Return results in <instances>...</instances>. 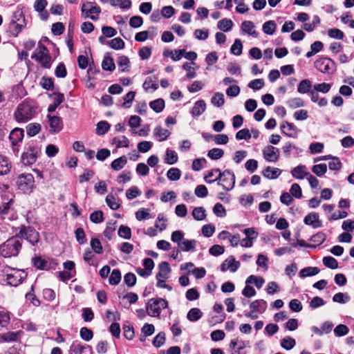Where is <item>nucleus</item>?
<instances>
[{"label":"nucleus","mask_w":354,"mask_h":354,"mask_svg":"<svg viewBox=\"0 0 354 354\" xmlns=\"http://www.w3.org/2000/svg\"><path fill=\"white\" fill-rule=\"evenodd\" d=\"M102 68L106 71H113L115 66L113 59L108 56H105L102 63Z\"/></svg>","instance_id":"obj_40"},{"label":"nucleus","mask_w":354,"mask_h":354,"mask_svg":"<svg viewBox=\"0 0 354 354\" xmlns=\"http://www.w3.org/2000/svg\"><path fill=\"white\" fill-rule=\"evenodd\" d=\"M32 263L35 268L40 270H48L50 267L48 266V261L42 259L40 256H35L32 258Z\"/></svg>","instance_id":"obj_21"},{"label":"nucleus","mask_w":354,"mask_h":354,"mask_svg":"<svg viewBox=\"0 0 354 354\" xmlns=\"http://www.w3.org/2000/svg\"><path fill=\"white\" fill-rule=\"evenodd\" d=\"M332 161L328 162L329 169L333 171H339L342 169V164L338 157L333 156Z\"/></svg>","instance_id":"obj_58"},{"label":"nucleus","mask_w":354,"mask_h":354,"mask_svg":"<svg viewBox=\"0 0 354 354\" xmlns=\"http://www.w3.org/2000/svg\"><path fill=\"white\" fill-rule=\"evenodd\" d=\"M276 23L274 21H268L263 25V30L266 34L272 35L276 29Z\"/></svg>","instance_id":"obj_56"},{"label":"nucleus","mask_w":354,"mask_h":354,"mask_svg":"<svg viewBox=\"0 0 354 354\" xmlns=\"http://www.w3.org/2000/svg\"><path fill=\"white\" fill-rule=\"evenodd\" d=\"M22 29L23 25L18 24L15 20H12L8 25L6 32L9 36L17 37Z\"/></svg>","instance_id":"obj_19"},{"label":"nucleus","mask_w":354,"mask_h":354,"mask_svg":"<svg viewBox=\"0 0 354 354\" xmlns=\"http://www.w3.org/2000/svg\"><path fill=\"white\" fill-rule=\"evenodd\" d=\"M236 177L233 171L230 170V174L222 178L221 187L227 192L232 190L235 186Z\"/></svg>","instance_id":"obj_12"},{"label":"nucleus","mask_w":354,"mask_h":354,"mask_svg":"<svg viewBox=\"0 0 354 354\" xmlns=\"http://www.w3.org/2000/svg\"><path fill=\"white\" fill-rule=\"evenodd\" d=\"M141 194V191L136 187L132 186L126 192V197L129 200H132Z\"/></svg>","instance_id":"obj_59"},{"label":"nucleus","mask_w":354,"mask_h":354,"mask_svg":"<svg viewBox=\"0 0 354 354\" xmlns=\"http://www.w3.org/2000/svg\"><path fill=\"white\" fill-rule=\"evenodd\" d=\"M178 155L175 151L167 149L164 161L168 165H174L178 161Z\"/></svg>","instance_id":"obj_35"},{"label":"nucleus","mask_w":354,"mask_h":354,"mask_svg":"<svg viewBox=\"0 0 354 354\" xmlns=\"http://www.w3.org/2000/svg\"><path fill=\"white\" fill-rule=\"evenodd\" d=\"M40 153L41 148L37 145V142L31 141L21 155V162L24 165H33L37 161Z\"/></svg>","instance_id":"obj_3"},{"label":"nucleus","mask_w":354,"mask_h":354,"mask_svg":"<svg viewBox=\"0 0 354 354\" xmlns=\"http://www.w3.org/2000/svg\"><path fill=\"white\" fill-rule=\"evenodd\" d=\"M19 228L20 230L19 233L17 234L19 239H26L32 245H36L39 242V234L32 227H26L24 225H21Z\"/></svg>","instance_id":"obj_5"},{"label":"nucleus","mask_w":354,"mask_h":354,"mask_svg":"<svg viewBox=\"0 0 354 354\" xmlns=\"http://www.w3.org/2000/svg\"><path fill=\"white\" fill-rule=\"evenodd\" d=\"M330 62H333L331 59L322 58L315 62V67L323 73H330Z\"/></svg>","instance_id":"obj_14"},{"label":"nucleus","mask_w":354,"mask_h":354,"mask_svg":"<svg viewBox=\"0 0 354 354\" xmlns=\"http://www.w3.org/2000/svg\"><path fill=\"white\" fill-rule=\"evenodd\" d=\"M224 155V151L219 148H213L208 151L207 156L214 160L221 158Z\"/></svg>","instance_id":"obj_43"},{"label":"nucleus","mask_w":354,"mask_h":354,"mask_svg":"<svg viewBox=\"0 0 354 354\" xmlns=\"http://www.w3.org/2000/svg\"><path fill=\"white\" fill-rule=\"evenodd\" d=\"M127 162V159L125 156H122L120 158L114 160L111 164V168L115 171H119L122 169Z\"/></svg>","instance_id":"obj_33"},{"label":"nucleus","mask_w":354,"mask_h":354,"mask_svg":"<svg viewBox=\"0 0 354 354\" xmlns=\"http://www.w3.org/2000/svg\"><path fill=\"white\" fill-rule=\"evenodd\" d=\"M281 129L286 136L290 138H297L298 134V129L294 124L288 121L283 122L281 125Z\"/></svg>","instance_id":"obj_11"},{"label":"nucleus","mask_w":354,"mask_h":354,"mask_svg":"<svg viewBox=\"0 0 354 354\" xmlns=\"http://www.w3.org/2000/svg\"><path fill=\"white\" fill-rule=\"evenodd\" d=\"M185 53V50H175L174 53L173 50L168 48L165 49L163 55L165 57H170L174 61L180 60Z\"/></svg>","instance_id":"obj_29"},{"label":"nucleus","mask_w":354,"mask_h":354,"mask_svg":"<svg viewBox=\"0 0 354 354\" xmlns=\"http://www.w3.org/2000/svg\"><path fill=\"white\" fill-rule=\"evenodd\" d=\"M205 209L203 207H194L192 211V216L196 221L204 220L206 217Z\"/></svg>","instance_id":"obj_41"},{"label":"nucleus","mask_w":354,"mask_h":354,"mask_svg":"<svg viewBox=\"0 0 354 354\" xmlns=\"http://www.w3.org/2000/svg\"><path fill=\"white\" fill-rule=\"evenodd\" d=\"M250 307L252 311L262 313L267 308V302L263 299H257L250 304Z\"/></svg>","instance_id":"obj_25"},{"label":"nucleus","mask_w":354,"mask_h":354,"mask_svg":"<svg viewBox=\"0 0 354 354\" xmlns=\"http://www.w3.org/2000/svg\"><path fill=\"white\" fill-rule=\"evenodd\" d=\"M158 78L156 76L147 77L143 83L142 87L145 91H147L151 88L153 91L158 88V84L156 83Z\"/></svg>","instance_id":"obj_27"},{"label":"nucleus","mask_w":354,"mask_h":354,"mask_svg":"<svg viewBox=\"0 0 354 354\" xmlns=\"http://www.w3.org/2000/svg\"><path fill=\"white\" fill-rule=\"evenodd\" d=\"M232 26V21L227 18L223 19L218 22V28L224 32L231 30Z\"/></svg>","instance_id":"obj_42"},{"label":"nucleus","mask_w":354,"mask_h":354,"mask_svg":"<svg viewBox=\"0 0 354 354\" xmlns=\"http://www.w3.org/2000/svg\"><path fill=\"white\" fill-rule=\"evenodd\" d=\"M156 298H152L146 304L147 313L151 317H160L161 313V308L160 305H154L153 301Z\"/></svg>","instance_id":"obj_15"},{"label":"nucleus","mask_w":354,"mask_h":354,"mask_svg":"<svg viewBox=\"0 0 354 354\" xmlns=\"http://www.w3.org/2000/svg\"><path fill=\"white\" fill-rule=\"evenodd\" d=\"M212 104L217 107H221L225 103L224 95L222 93L216 92L211 99Z\"/></svg>","instance_id":"obj_45"},{"label":"nucleus","mask_w":354,"mask_h":354,"mask_svg":"<svg viewBox=\"0 0 354 354\" xmlns=\"http://www.w3.org/2000/svg\"><path fill=\"white\" fill-rule=\"evenodd\" d=\"M22 332L21 330L17 332L9 331L0 335V341L3 342H17Z\"/></svg>","instance_id":"obj_18"},{"label":"nucleus","mask_w":354,"mask_h":354,"mask_svg":"<svg viewBox=\"0 0 354 354\" xmlns=\"http://www.w3.org/2000/svg\"><path fill=\"white\" fill-rule=\"evenodd\" d=\"M119 236L124 239H130L131 237V230L129 227L121 225L118 229Z\"/></svg>","instance_id":"obj_52"},{"label":"nucleus","mask_w":354,"mask_h":354,"mask_svg":"<svg viewBox=\"0 0 354 354\" xmlns=\"http://www.w3.org/2000/svg\"><path fill=\"white\" fill-rule=\"evenodd\" d=\"M82 12L84 15V17H89L93 21L98 19V15L101 12L100 6L95 4L94 2H86L83 3L82 6Z\"/></svg>","instance_id":"obj_7"},{"label":"nucleus","mask_w":354,"mask_h":354,"mask_svg":"<svg viewBox=\"0 0 354 354\" xmlns=\"http://www.w3.org/2000/svg\"><path fill=\"white\" fill-rule=\"evenodd\" d=\"M165 333L164 332L159 333L153 339L152 344L153 346L159 348L165 344Z\"/></svg>","instance_id":"obj_62"},{"label":"nucleus","mask_w":354,"mask_h":354,"mask_svg":"<svg viewBox=\"0 0 354 354\" xmlns=\"http://www.w3.org/2000/svg\"><path fill=\"white\" fill-rule=\"evenodd\" d=\"M311 82L308 79H305L299 82L297 86V92L301 94L309 93L311 91Z\"/></svg>","instance_id":"obj_28"},{"label":"nucleus","mask_w":354,"mask_h":354,"mask_svg":"<svg viewBox=\"0 0 354 354\" xmlns=\"http://www.w3.org/2000/svg\"><path fill=\"white\" fill-rule=\"evenodd\" d=\"M295 344V339L290 337H284L281 341V346L288 351L292 349Z\"/></svg>","instance_id":"obj_48"},{"label":"nucleus","mask_w":354,"mask_h":354,"mask_svg":"<svg viewBox=\"0 0 354 354\" xmlns=\"http://www.w3.org/2000/svg\"><path fill=\"white\" fill-rule=\"evenodd\" d=\"M165 100L162 98H158L150 102L149 106L156 113H160L165 108Z\"/></svg>","instance_id":"obj_31"},{"label":"nucleus","mask_w":354,"mask_h":354,"mask_svg":"<svg viewBox=\"0 0 354 354\" xmlns=\"http://www.w3.org/2000/svg\"><path fill=\"white\" fill-rule=\"evenodd\" d=\"M263 155L267 161L276 162L279 158V150L272 145H268L263 148Z\"/></svg>","instance_id":"obj_9"},{"label":"nucleus","mask_w":354,"mask_h":354,"mask_svg":"<svg viewBox=\"0 0 354 354\" xmlns=\"http://www.w3.org/2000/svg\"><path fill=\"white\" fill-rule=\"evenodd\" d=\"M312 171L317 176L321 177L324 176L327 171V165L324 163L315 165L312 167Z\"/></svg>","instance_id":"obj_53"},{"label":"nucleus","mask_w":354,"mask_h":354,"mask_svg":"<svg viewBox=\"0 0 354 354\" xmlns=\"http://www.w3.org/2000/svg\"><path fill=\"white\" fill-rule=\"evenodd\" d=\"M34 176L31 174H21L17 180V185L24 193L30 194L35 187Z\"/></svg>","instance_id":"obj_6"},{"label":"nucleus","mask_w":354,"mask_h":354,"mask_svg":"<svg viewBox=\"0 0 354 354\" xmlns=\"http://www.w3.org/2000/svg\"><path fill=\"white\" fill-rule=\"evenodd\" d=\"M159 272L156 274V278L167 279L168 274L171 272L169 264L167 261H162L158 265Z\"/></svg>","instance_id":"obj_24"},{"label":"nucleus","mask_w":354,"mask_h":354,"mask_svg":"<svg viewBox=\"0 0 354 354\" xmlns=\"http://www.w3.org/2000/svg\"><path fill=\"white\" fill-rule=\"evenodd\" d=\"M47 118L49 122L50 132L57 133L63 129V122L62 118L55 115H48Z\"/></svg>","instance_id":"obj_10"},{"label":"nucleus","mask_w":354,"mask_h":354,"mask_svg":"<svg viewBox=\"0 0 354 354\" xmlns=\"http://www.w3.org/2000/svg\"><path fill=\"white\" fill-rule=\"evenodd\" d=\"M323 263L324 265L327 267V268H329L330 269H336L338 268V262L333 257H330V256H328V257H324L323 258Z\"/></svg>","instance_id":"obj_47"},{"label":"nucleus","mask_w":354,"mask_h":354,"mask_svg":"<svg viewBox=\"0 0 354 354\" xmlns=\"http://www.w3.org/2000/svg\"><path fill=\"white\" fill-rule=\"evenodd\" d=\"M111 128V124L106 121H100L97 124L96 134L102 136L105 134Z\"/></svg>","instance_id":"obj_38"},{"label":"nucleus","mask_w":354,"mask_h":354,"mask_svg":"<svg viewBox=\"0 0 354 354\" xmlns=\"http://www.w3.org/2000/svg\"><path fill=\"white\" fill-rule=\"evenodd\" d=\"M349 300L350 297L347 293L338 292L336 293L333 297V301L334 302L339 304H345Z\"/></svg>","instance_id":"obj_64"},{"label":"nucleus","mask_w":354,"mask_h":354,"mask_svg":"<svg viewBox=\"0 0 354 354\" xmlns=\"http://www.w3.org/2000/svg\"><path fill=\"white\" fill-rule=\"evenodd\" d=\"M91 247L96 254H102L103 248L100 240L97 238H93L91 240Z\"/></svg>","instance_id":"obj_63"},{"label":"nucleus","mask_w":354,"mask_h":354,"mask_svg":"<svg viewBox=\"0 0 354 354\" xmlns=\"http://www.w3.org/2000/svg\"><path fill=\"white\" fill-rule=\"evenodd\" d=\"M306 165H299L292 169L291 174L292 177L295 178L303 179L305 177L307 178V176L310 174L309 172H306Z\"/></svg>","instance_id":"obj_20"},{"label":"nucleus","mask_w":354,"mask_h":354,"mask_svg":"<svg viewBox=\"0 0 354 354\" xmlns=\"http://www.w3.org/2000/svg\"><path fill=\"white\" fill-rule=\"evenodd\" d=\"M41 127L39 123H30L26 126V133L30 137H33L40 131Z\"/></svg>","instance_id":"obj_39"},{"label":"nucleus","mask_w":354,"mask_h":354,"mask_svg":"<svg viewBox=\"0 0 354 354\" xmlns=\"http://www.w3.org/2000/svg\"><path fill=\"white\" fill-rule=\"evenodd\" d=\"M37 49L31 55V58L38 62L42 67L49 69L51 66V57L46 46H39Z\"/></svg>","instance_id":"obj_4"},{"label":"nucleus","mask_w":354,"mask_h":354,"mask_svg":"<svg viewBox=\"0 0 354 354\" xmlns=\"http://www.w3.org/2000/svg\"><path fill=\"white\" fill-rule=\"evenodd\" d=\"M136 281V276L132 272H128L124 277V283L129 288L134 286Z\"/></svg>","instance_id":"obj_55"},{"label":"nucleus","mask_w":354,"mask_h":354,"mask_svg":"<svg viewBox=\"0 0 354 354\" xmlns=\"http://www.w3.org/2000/svg\"><path fill=\"white\" fill-rule=\"evenodd\" d=\"M154 134L156 136L160 137V141H164L168 138L171 133L167 129H163L158 126L154 129Z\"/></svg>","instance_id":"obj_44"},{"label":"nucleus","mask_w":354,"mask_h":354,"mask_svg":"<svg viewBox=\"0 0 354 354\" xmlns=\"http://www.w3.org/2000/svg\"><path fill=\"white\" fill-rule=\"evenodd\" d=\"M14 272L8 274L7 283L12 286H17L27 277V273L24 270H13Z\"/></svg>","instance_id":"obj_8"},{"label":"nucleus","mask_w":354,"mask_h":354,"mask_svg":"<svg viewBox=\"0 0 354 354\" xmlns=\"http://www.w3.org/2000/svg\"><path fill=\"white\" fill-rule=\"evenodd\" d=\"M239 342L237 339H232L230 343V348L232 351L231 354H246L243 351V346H237Z\"/></svg>","instance_id":"obj_46"},{"label":"nucleus","mask_w":354,"mask_h":354,"mask_svg":"<svg viewBox=\"0 0 354 354\" xmlns=\"http://www.w3.org/2000/svg\"><path fill=\"white\" fill-rule=\"evenodd\" d=\"M206 109V103L203 100H198L195 102L191 111L193 117H198L205 112Z\"/></svg>","instance_id":"obj_17"},{"label":"nucleus","mask_w":354,"mask_h":354,"mask_svg":"<svg viewBox=\"0 0 354 354\" xmlns=\"http://www.w3.org/2000/svg\"><path fill=\"white\" fill-rule=\"evenodd\" d=\"M11 165L5 158H2V160H0V176L6 175L9 173Z\"/></svg>","instance_id":"obj_57"},{"label":"nucleus","mask_w":354,"mask_h":354,"mask_svg":"<svg viewBox=\"0 0 354 354\" xmlns=\"http://www.w3.org/2000/svg\"><path fill=\"white\" fill-rule=\"evenodd\" d=\"M281 174V170L280 169L272 168L270 166L266 167L262 171V175L268 179H276L280 176Z\"/></svg>","instance_id":"obj_23"},{"label":"nucleus","mask_w":354,"mask_h":354,"mask_svg":"<svg viewBox=\"0 0 354 354\" xmlns=\"http://www.w3.org/2000/svg\"><path fill=\"white\" fill-rule=\"evenodd\" d=\"M21 241L18 236H12L0 245V254L4 258L17 257L21 248Z\"/></svg>","instance_id":"obj_2"},{"label":"nucleus","mask_w":354,"mask_h":354,"mask_svg":"<svg viewBox=\"0 0 354 354\" xmlns=\"http://www.w3.org/2000/svg\"><path fill=\"white\" fill-rule=\"evenodd\" d=\"M80 337L82 339L88 342L93 337V332L87 327H82L80 331Z\"/></svg>","instance_id":"obj_60"},{"label":"nucleus","mask_w":354,"mask_h":354,"mask_svg":"<svg viewBox=\"0 0 354 354\" xmlns=\"http://www.w3.org/2000/svg\"><path fill=\"white\" fill-rule=\"evenodd\" d=\"M38 102L26 98L20 103L15 112V118L18 122H25L33 118L37 113Z\"/></svg>","instance_id":"obj_1"},{"label":"nucleus","mask_w":354,"mask_h":354,"mask_svg":"<svg viewBox=\"0 0 354 354\" xmlns=\"http://www.w3.org/2000/svg\"><path fill=\"white\" fill-rule=\"evenodd\" d=\"M181 176L180 170L178 168L172 167L167 173V178L172 181H176L180 179Z\"/></svg>","instance_id":"obj_51"},{"label":"nucleus","mask_w":354,"mask_h":354,"mask_svg":"<svg viewBox=\"0 0 354 354\" xmlns=\"http://www.w3.org/2000/svg\"><path fill=\"white\" fill-rule=\"evenodd\" d=\"M75 235L77 241L80 245H83L86 243L87 240H86V234H85V232H84V230L83 228L78 227L77 229H76L75 231Z\"/></svg>","instance_id":"obj_54"},{"label":"nucleus","mask_w":354,"mask_h":354,"mask_svg":"<svg viewBox=\"0 0 354 354\" xmlns=\"http://www.w3.org/2000/svg\"><path fill=\"white\" fill-rule=\"evenodd\" d=\"M254 25L253 22L250 21H244L241 24V29L243 32L248 33L250 35H252L254 37H257L258 33L254 30Z\"/></svg>","instance_id":"obj_30"},{"label":"nucleus","mask_w":354,"mask_h":354,"mask_svg":"<svg viewBox=\"0 0 354 354\" xmlns=\"http://www.w3.org/2000/svg\"><path fill=\"white\" fill-rule=\"evenodd\" d=\"M136 96V92L135 91H129L128 92L124 97V102L122 105V106L124 109H128L131 106V104L133 100H134V97Z\"/></svg>","instance_id":"obj_49"},{"label":"nucleus","mask_w":354,"mask_h":354,"mask_svg":"<svg viewBox=\"0 0 354 354\" xmlns=\"http://www.w3.org/2000/svg\"><path fill=\"white\" fill-rule=\"evenodd\" d=\"M85 349H88L92 353L93 348L91 346L82 345L74 342L70 346L69 353L70 354H83Z\"/></svg>","instance_id":"obj_22"},{"label":"nucleus","mask_w":354,"mask_h":354,"mask_svg":"<svg viewBox=\"0 0 354 354\" xmlns=\"http://www.w3.org/2000/svg\"><path fill=\"white\" fill-rule=\"evenodd\" d=\"M122 140H120L118 138L115 137L112 139V145H115L116 148L121 147H129V139L124 136H122Z\"/></svg>","instance_id":"obj_50"},{"label":"nucleus","mask_w":354,"mask_h":354,"mask_svg":"<svg viewBox=\"0 0 354 354\" xmlns=\"http://www.w3.org/2000/svg\"><path fill=\"white\" fill-rule=\"evenodd\" d=\"M90 220L94 223H100L104 221L103 212L101 210H96L90 214Z\"/></svg>","instance_id":"obj_61"},{"label":"nucleus","mask_w":354,"mask_h":354,"mask_svg":"<svg viewBox=\"0 0 354 354\" xmlns=\"http://www.w3.org/2000/svg\"><path fill=\"white\" fill-rule=\"evenodd\" d=\"M306 225H313V228H318L322 226V222L319 218V214L315 212L309 213L304 219Z\"/></svg>","instance_id":"obj_13"},{"label":"nucleus","mask_w":354,"mask_h":354,"mask_svg":"<svg viewBox=\"0 0 354 354\" xmlns=\"http://www.w3.org/2000/svg\"><path fill=\"white\" fill-rule=\"evenodd\" d=\"M41 86L47 91H53L55 89V84L53 78L44 76L40 81Z\"/></svg>","instance_id":"obj_36"},{"label":"nucleus","mask_w":354,"mask_h":354,"mask_svg":"<svg viewBox=\"0 0 354 354\" xmlns=\"http://www.w3.org/2000/svg\"><path fill=\"white\" fill-rule=\"evenodd\" d=\"M24 136V131L23 129L15 128L10 133L9 139L13 146L17 145L19 142H21Z\"/></svg>","instance_id":"obj_16"},{"label":"nucleus","mask_w":354,"mask_h":354,"mask_svg":"<svg viewBox=\"0 0 354 354\" xmlns=\"http://www.w3.org/2000/svg\"><path fill=\"white\" fill-rule=\"evenodd\" d=\"M317 267H306L300 270L299 274L301 278L311 277L317 274L319 272Z\"/></svg>","instance_id":"obj_32"},{"label":"nucleus","mask_w":354,"mask_h":354,"mask_svg":"<svg viewBox=\"0 0 354 354\" xmlns=\"http://www.w3.org/2000/svg\"><path fill=\"white\" fill-rule=\"evenodd\" d=\"M203 316V313L198 308H191L187 315V318L190 322H196Z\"/></svg>","instance_id":"obj_34"},{"label":"nucleus","mask_w":354,"mask_h":354,"mask_svg":"<svg viewBox=\"0 0 354 354\" xmlns=\"http://www.w3.org/2000/svg\"><path fill=\"white\" fill-rule=\"evenodd\" d=\"M196 241L195 239L192 240H183L181 243L178 244V247L180 249L185 252H194L196 248Z\"/></svg>","instance_id":"obj_26"},{"label":"nucleus","mask_w":354,"mask_h":354,"mask_svg":"<svg viewBox=\"0 0 354 354\" xmlns=\"http://www.w3.org/2000/svg\"><path fill=\"white\" fill-rule=\"evenodd\" d=\"M121 279L120 270L119 269H114L109 278V283L112 286H116L120 282Z\"/></svg>","instance_id":"obj_37"}]
</instances>
